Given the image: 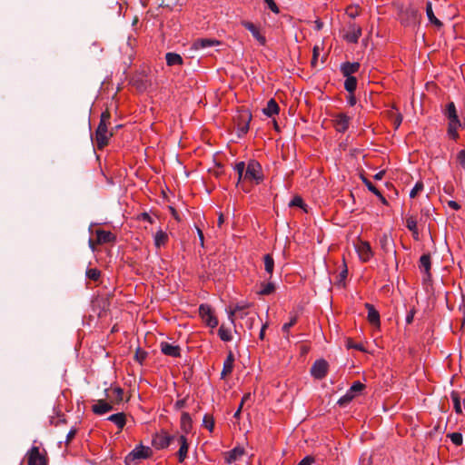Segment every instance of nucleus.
<instances>
[{"mask_svg": "<svg viewBox=\"0 0 465 465\" xmlns=\"http://www.w3.org/2000/svg\"><path fill=\"white\" fill-rule=\"evenodd\" d=\"M235 172L238 173L237 184L242 180L260 184L263 181L262 165L255 160H251L245 165L244 162H239L234 166Z\"/></svg>", "mask_w": 465, "mask_h": 465, "instance_id": "obj_1", "label": "nucleus"}, {"mask_svg": "<svg viewBox=\"0 0 465 465\" xmlns=\"http://www.w3.org/2000/svg\"><path fill=\"white\" fill-rule=\"evenodd\" d=\"M111 113L108 109L101 114L100 122L95 131L94 141L99 150L105 147L110 138L114 135V128L109 129L111 125Z\"/></svg>", "mask_w": 465, "mask_h": 465, "instance_id": "obj_2", "label": "nucleus"}, {"mask_svg": "<svg viewBox=\"0 0 465 465\" xmlns=\"http://www.w3.org/2000/svg\"><path fill=\"white\" fill-rule=\"evenodd\" d=\"M444 115L449 120L448 124V135L453 140H457L459 137L458 129L460 127V122L457 114L456 106L453 102L447 104L444 110Z\"/></svg>", "mask_w": 465, "mask_h": 465, "instance_id": "obj_3", "label": "nucleus"}, {"mask_svg": "<svg viewBox=\"0 0 465 465\" xmlns=\"http://www.w3.org/2000/svg\"><path fill=\"white\" fill-rule=\"evenodd\" d=\"M251 120L252 114L249 111L246 110L240 111L234 117V123L239 137H242L248 133Z\"/></svg>", "mask_w": 465, "mask_h": 465, "instance_id": "obj_4", "label": "nucleus"}, {"mask_svg": "<svg viewBox=\"0 0 465 465\" xmlns=\"http://www.w3.org/2000/svg\"><path fill=\"white\" fill-rule=\"evenodd\" d=\"M153 450L149 447L139 445L135 447L125 458V463L129 465L136 460H145L152 456Z\"/></svg>", "mask_w": 465, "mask_h": 465, "instance_id": "obj_5", "label": "nucleus"}, {"mask_svg": "<svg viewBox=\"0 0 465 465\" xmlns=\"http://www.w3.org/2000/svg\"><path fill=\"white\" fill-rule=\"evenodd\" d=\"M250 305L248 303H242V304H236L233 308H231L228 314H229V320L232 322V323H234V321L236 319L244 320L246 317H248L250 314L252 313L249 310Z\"/></svg>", "mask_w": 465, "mask_h": 465, "instance_id": "obj_6", "label": "nucleus"}, {"mask_svg": "<svg viewBox=\"0 0 465 465\" xmlns=\"http://www.w3.org/2000/svg\"><path fill=\"white\" fill-rule=\"evenodd\" d=\"M355 249L361 262H367L373 256V252L371 244L367 241L358 240L355 243Z\"/></svg>", "mask_w": 465, "mask_h": 465, "instance_id": "obj_7", "label": "nucleus"}, {"mask_svg": "<svg viewBox=\"0 0 465 465\" xmlns=\"http://www.w3.org/2000/svg\"><path fill=\"white\" fill-rule=\"evenodd\" d=\"M175 438V435H170L166 431L162 430L154 436L153 445L157 450H163L168 448Z\"/></svg>", "mask_w": 465, "mask_h": 465, "instance_id": "obj_8", "label": "nucleus"}, {"mask_svg": "<svg viewBox=\"0 0 465 465\" xmlns=\"http://www.w3.org/2000/svg\"><path fill=\"white\" fill-rule=\"evenodd\" d=\"M199 312L203 321L211 328H215L218 325V320L213 315V310L208 304H201Z\"/></svg>", "mask_w": 465, "mask_h": 465, "instance_id": "obj_9", "label": "nucleus"}, {"mask_svg": "<svg viewBox=\"0 0 465 465\" xmlns=\"http://www.w3.org/2000/svg\"><path fill=\"white\" fill-rule=\"evenodd\" d=\"M328 368L329 364L325 360H317L314 361L311 368V374L313 378L317 380H322L327 375Z\"/></svg>", "mask_w": 465, "mask_h": 465, "instance_id": "obj_10", "label": "nucleus"}, {"mask_svg": "<svg viewBox=\"0 0 465 465\" xmlns=\"http://www.w3.org/2000/svg\"><path fill=\"white\" fill-rule=\"evenodd\" d=\"M28 465H47L46 458L36 446H33L27 452Z\"/></svg>", "mask_w": 465, "mask_h": 465, "instance_id": "obj_11", "label": "nucleus"}, {"mask_svg": "<svg viewBox=\"0 0 465 465\" xmlns=\"http://www.w3.org/2000/svg\"><path fill=\"white\" fill-rule=\"evenodd\" d=\"M361 32L360 25L351 22L347 25V32L343 37L348 43L356 44L361 35Z\"/></svg>", "mask_w": 465, "mask_h": 465, "instance_id": "obj_12", "label": "nucleus"}, {"mask_svg": "<svg viewBox=\"0 0 465 465\" xmlns=\"http://www.w3.org/2000/svg\"><path fill=\"white\" fill-rule=\"evenodd\" d=\"M244 454V448L241 446H236L232 450L223 453L224 461L226 464H232L237 460H240Z\"/></svg>", "mask_w": 465, "mask_h": 465, "instance_id": "obj_13", "label": "nucleus"}, {"mask_svg": "<svg viewBox=\"0 0 465 465\" xmlns=\"http://www.w3.org/2000/svg\"><path fill=\"white\" fill-rule=\"evenodd\" d=\"M177 441L180 445V448L177 451V458L180 463L183 462L188 456L189 450V443L187 440V436L179 435L177 436Z\"/></svg>", "mask_w": 465, "mask_h": 465, "instance_id": "obj_14", "label": "nucleus"}, {"mask_svg": "<svg viewBox=\"0 0 465 465\" xmlns=\"http://www.w3.org/2000/svg\"><path fill=\"white\" fill-rule=\"evenodd\" d=\"M242 25L251 32L252 36L257 40V42L261 45H265V36L260 32V29L253 23L249 21H242Z\"/></svg>", "mask_w": 465, "mask_h": 465, "instance_id": "obj_15", "label": "nucleus"}, {"mask_svg": "<svg viewBox=\"0 0 465 465\" xmlns=\"http://www.w3.org/2000/svg\"><path fill=\"white\" fill-rule=\"evenodd\" d=\"M95 234L97 244L111 243L114 242L116 240L115 235L109 231L96 230Z\"/></svg>", "mask_w": 465, "mask_h": 465, "instance_id": "obj_16", "label": "nucleus"}, {"mask_svg": "<svg viewBox=\"0 0 465 465\" xmlns=\"http://www.w3.org/2000/svg\"><path fill=\"white\" fill-rule=\"evenodd\" d=\"M104 392L112 403H119L123 401L124 391L120 387L105 389Z\"/></svg>", "mask_w": 465, "mask_h": 465, "instance_id": "obj_17", "label": "nucleus"}, {"mask_svg": "<svg viewBox=\"0 0 465 465\" xmlns=\"http://www.w3.org/2000/svg\"><path fill=\"white\" fill-rule=\"evenodd\" d=\"M180 429L182 435L187 436L193 429V420L188 412L183 411L181 415Z\"/></svg>", "mask_w": 465, "mask_h": 465, "instance_id": "obj_18", "label": "nucleus"}, {"mask_svg": "<svg viewBox=\"0 0 465 465\" xmlns=\"http://www.w3.org/2000/svg\"><path fill=\"white\" fill-rule=\"evenodd\" d=\"M419 268L420 271L424 272L426 278L429 280L431 276L430 269H431V259L430 253H425L420 256L419 261Z\"/></svg>", "mask_w": 465, "mask_h": 465, "instance_id": "obj_19", "label": "nucleus"}, {"mask_svg": "<svg viewBox=\"0 0 465 465\" xmlns=\"http://www.w3.org/2000/svg\"><path fill=\"white\" fill-rule=\"evenodd\" d=\"M113 410V405L104 400H98L95 404L92 406V411L97 415H103Z\"/></svg>", "mask_w": 465, "mask_h": 465, "instance_id": "obj_20", "label": "nucleus"}, {"mask_svg": "<svg viewBox=\"0 0 465 465\" xmlns=\"http://www.w3.org/2000/svg\"><path fill=\"white\" fill-rule=\"evenodd\" d=\"M161 351L167 356L171 357H180L181 355V349L178 345H173L168 342H162L161 343Z\"/></svg>", "mask_w": 465, "mask_h": 465, "instance_id": "obj_21", "label": "nucleus"}, {"mask_svg": "<svg viewBox=\"0 0 465 465\" xmlns=\"http://www.w3.org/2000/svg\"><path fill=\"white\" fill-rule=\"evenodd\" d=\"M351 118L345 114H339L335 118V128L340 133L348 130Z\"/></svg>", "mask_w": 465, "mask_h": 465, "instance_id": "obj_22", "label": "nucleus"}, {"mask_svg": "<svg viewBox=\"0 0 465 465\" xmlns=\"http://www.w3.org/2000/svg\"><path fill=\"white\" fill-rule=\"evenodd\" d=\"M220 42L210 38H199L196 39L193 44V48L195 50L204 49L207 47L219 45Z\"/></svg>", "mask_w": 465, "mask_h": 465, "instance_id": "obj_23", "label": "nucleus"}, {"mask_svg": "<svg viewBox=\"0 0 465 465\" xmlns=\"http://www.w3.org/2000/svg\"><path fill=\"white\" fill-rule=\"evenodd\" d=\"M360 64L358 62L350 63L346 62L341 64V72L344 77L352 76V74H355L360 69Z\"/></svg>", "mask_w": 465, "mask_h": 465, "instance_id": "obj_24", "label": "nucleus"}, {"mask_svg": "<svg viewBox=\"0 0 465 465\" xmlns=\"http://www.w3.org/2000/svg\"><path fill=\"white\" fill-rule=\"evenodd\" d=\"M169 237L166 232L159 229L153 235V243L157 249L165 246L168 242Z\"/></svg>", "mask_w": 465, "mask_h": 465, "instance_id": "obj_25", "label": "nucleus"}, {"mask_svg": "<svg viewBox=\"0 0 465 465\" xmlns=\"http://www.w3.org/2000/svg\"><path fill=\"white\" fill-rule=\"evenodd\" d=\"M365 307L368 311V321L372 325H380V313L371 303H365Z\"/></svg>", "mask_w": 465, "mask_h": 465, "instance_id": "obj_26", "label": "nucleus"}, {"mask_svg": "<svg viewBox=\"0 0 465 465\" xmlns=\"http://www.w3.org/2000/svg\"><path fill=\"white\" fill-rule=\"evenodd\" d=\"M279 112H280V107H279L278 104L276 103V101L272 98L267 102L266 107H264L262 109V113L268 117H272L274 115H277L279 114Z\"/></svg>", "mask_w": 465, "mask_h": 465, "instance_id": "obj_27", "label": "nucleus"}, {"mask_svg": "<svg viewBox=\"0 0 465 465\" xmlns=\"http://www.w3.org/2000/svg\"><path fill=\"white\" fill-rule=\"evenodd\" d=\"M233 362H234L233 355L232 352H230L223 362V371L221 373V377L223 379L232 373V371L233 370Z\"/></svg>", "mask_w": 465, "mask_h": 465, "instance_id": "obj_28", "label": "nucleus"}, {"mask_svg": "<svg viewBox=\"0 0 465 465\" xmlns=\"http://www.w3.org/2000/svg\"><path fill=\"white\" fill-rule=\"evenodd\" d=\"M107 420L114 423L120 430H123L126 424V417L125 414L123 412L112 414L107 418Z\"/></svg>", "mask_w": 465, "mask_h": 465, "instance_id": "obj_29", "label": "nucleus"}, {"mask_svg": "<svg viewBox=\"0 0 465 465\" xmlns=\"http://www.w3.org/2000/svg\"><path fill=\"white\" fill-rule=\"evenodd\" d=\"M426 15H427V17L429 19V21L434 25L435 26L437 27H440L442 26V23L441 21H440L435 15H434V13H433V10H432V4L431 2H427L426 4Z\"/></svg>", "mask_w": 465, "mask_h": 465, "instance_id": "obj_30", "label": "nucleus"}, {"mask_svg": "<svg viewBox=\"0 0 465 465\" xmlns=\"http://www.w3.org/2000/svg\"><path fill=\"white\" fill-rule=\"evenodd\" d=\"M166 64L169 66L182 64H183V58L180 54L175 53H167L165 55Z\"/></svg>", "mask_w": 465, "mask_h": 465, "instance_id": "obj_31", "label": "nucleus"}, {"mask_svg": "<svg viewBox=\"0 0 465 465\" xmlns=\"http://www.w3.org/2000/svg\"><path fill=\"white\" fill-rule=\"evenodd\" d=\"M297 321H298L297 313H291L290 321L282 325V330L286 339H289L290 328L292 327L293 325H295Z\"/></svg>", "mask_w": 465, "mask_h": 465, "instance_id": "obj_32", "label": "nucleus"}, {"mask_svg": "<svg viewBox=\"0 0 465 465\" xmlns=\"http://www.w3.org/2000/svg\"><path fill=\"white\" fill-rule=\"evenodd\" d=\"M406 227L413 233L414 238L417 239L419 235L417 220L413 216H409L406 218L405 222Z\"/></svg>", "mask_w": 465, "mask_h": 465, "instance_id": "obj_33", "label": "nucleus"}, {"mask_svg": "<svg viewBox=\"0 0 465 465\" xmlns=\"http://www.w3.org/2000/svg\"><path fill=\"white\" fill-rule=\"evenodd\" d=\"M344 88L350 94H353L357 88V79L354 76H348L344 82Z\"/></svg>", "mask_w": 465, "mask_h": 465, "instance_id": "obj_34", "label": "nucleus"}, {"mask_svg": "<svg viewBox=\"0 0 465 465\" xmlns=\"http://www.w3.org/2000/svg\"><path fill=\"white\" fill-rule=\"evenodd\" d=\"M218 335L220 339L223 341H231L232 339V332L229 329L225 328L222 325L218 330Z\"/></svg>", "mask_w": 465, "mask_h": 465, "instance_id": "obj_35", "label": "nucleus"}, {"mask_svg": "<svg viewBox=\"0 0 465 465\" xmlns=\"http://www.w3.org/2000/svg\"><path fill=\"white\" fill-rule=\"evenodd\" d=\"M264 260V269L266 272H268L270 275L273 272L274 268V260L271 254H266L263 258Z\"/></svg>", "mask_w": 465, "mask_h": 465, "instance_id": "obj_36", "label": "nucleus"}, {"mask_svg": "<svg viewBox=\"0 0 465 465\" xmlns=\"http://www.w3.org/2000/svg\"><path fill=\"white\" fill-rule=\"evenodd\" d=\"M450 397L453 402V408L455 412L460 414L462 412V410L459 393L457 391H452Z\"/></svg>", "mask_w": 465, "mask_h": 465, "instance_id": "obj_37", "label": "nucleus"}, {"mask_svg": "<svg viewBox=\"0 0 465 465\" xmlns=\"http://www.w3.org/2000/svg\"><path fill=\"white\" fill-rule=\"evenodd\" d=\"M203 425L210 431L213 432L214 429V420L212 415L205 414L203 419Z\"/></svg>", "mask_w": 465, "mask_h": 465, "instance_id": "obj_38", "label": "nucleus"}, {"mask_svg": "<svg viewBox=\"0 0 465 465\" xmlns=\"http://www.w3.org/2000/svg\"><path fill=\"white\" fill-rule=\"evenodd\" d=\"M364 388H365L364 384L361 383V381H357L351 384V386L348 390V391L355 397L358 393L362 391Z\"/></svg>", "mask_w": 465, "mask_h": 465, "instance_id": "obj_39", "label": "nucleus"}, {"mask_svg": "<svg viewBox=\"0 0 465 465\" xmlns=\"http://www.w3.org/2000/svg\"><path fill=\"white\" fill-rule=\"evenodd\" d=\"M274 289L275 286L272 282L262 283L258 293L261 295H269L274 292Z\"/></svg>", "mask_w": 465, "mask_h": 465, "instance_id": "obj_40", "label": "nucleus"}, {"mask_svg": "<svg viewBox=\"0 0 465 465\" xmlns=\"http://www.w3.org/2000/svg\"><path fill=\"white\" fill-rule=\"evenodd\" d=\"M257 320H259V316L256 312H252L243 320L242 324L245 325L248 329H252Z\"/></svg>", "mask_w": 465, "mask_h": 465, "instance_id": "obj_41", "label": "nucleus"}, {"mask_svg": "<svg viewBox=\"0 0 465 465\" xmlns=\"http://www.w3.org/2000/svg\"><path fill=\"white\" fill-rule=\"evenodd\" d=\"M448 437L450 439L451 442L456 446L462 445L463 442V437L462 434L460 432H452L448 434Z\"/></svg>", "mask_w": 465, "mask_h": 465, "instance_id": "obj_42", "label": "nucleus"}, {"mask_svg": "<svg viewBox=\"0 0 465 465\" xmlns=\"http://www.w3.org/2000/svg\"><path fill=\"white\" fill-rule=\"evenodd\" d=\"M86 277L92 281H98L101 276V272L96 268H90L86 271Z\"/></svg>", "mask_w": 465, "mask_h": 465, "instance_id": "obj_43", "label": "nucleus"}, {"mask_svg": "<svg viewBox=\"0 0 465 465\" xmlns=\"http://www.w3.org/2000/svg\"><path fill=\"white\" fill-rule=\"evenodd\" d=\"M148 353L145 351L138 348L135 351L134 359L137 362L142 364L147 358Z\"/></svg>", "mask_w": 465, "mask_h": 465, "instance_id": "obj_44", "label": "nucleus"}, {"mask_svg": "<svg viewBox=\"0 0 465 465\" xmlns=\"http://www.w3.org/2000/svg\"><path fill=\"white\" fill-rule=\"evenodd\" d=\"M346 14L351 18H355L360 15V7L358 5H350L346 8Z\"/></svg>", "mask_w": 465, "mask_h": 465, "instance_id": "obj_45", "label": "nucleus"}, {"mask_svg": "<svg viewBox=\"0 0 465 465\" xmlns=\"http://www.w3.org/2000/svg\"><path fill=\"white\" fill-rule=\"evenodd\" d=\"M354 396L351 394L348 391L340 400L338 401V404L341 406L346 405L353 400Z\"/></svg>", "mask_w": 465, "mask_h": 465, "instance_id": "obj_46", "label": "nucleus"}, {"mask_svg": "<svg viewBox=\"0 0 465 465\" xmlns=\"http://www.w3.org/2000/svg\"><path fill=\"white\" fill-rule=\"evenodd\" d=\"M423 190V183L421 182H417L414 187L410 192V197L415 198L416 195Z\"/></svg>", "mask_w": 465, "mask_h": 465, "instance_id": "obj_47", "label": "nucleus"}, {"mask_svg": "<svg viewBox=\"0 0 465 465\" xmlns=\"http://www.w3.org/2000/svg\"><path fill=\"white\" fill-rule=\"evenodd\" d=\"M289 205L291 207H300V208H303L304 206V203H303V200L302 197L300 196H294L292 198V200L290 202Z\"/></svg>", "mask_w": 465, "mask_h": 465, "instance_id": "obj_48", "label": "nucleus"}, {"mask_svg": "<svg viewBox=\"0 0 465 465\" xmlns=\"http://www.w3.org/2000/svg\"><path fill=\"white\" fill-rule=\"evenodd\" d=\"M363 183H365V185L367 186L369 191H371V193H373L377 196H381V192L375 187V185L372 184L371 182H370L366 178H363Z\"/></svg>", "mask_w": 465, "mask_h": 465, "instance_id": "obj_49", "label": "nucleus"}, {"mask_svg": "<svg viewBox=\"0 0 465 465\" xmlns=\"http://www.w3.org/2000/svg\"><path fill=\"white\" fill-rule=\"evenodd\" d=\"M347 348L355 349L360 351H364V347L361 343H354L351 339L347 340Z\"/></svg>", "mask_w": 465, "mask_h": 465, "instance_id": "obj_50", "label": "nucleus"}, {"mask_svg": "<svg viewBox=\"0 0 465 465\" xmlns=\"http://www.w3.org/2000/svg\"><path fill=\"white\" fill-rule=\"evenodd\" d=\"M137 219L139 221H143V222H147L149 223H154V220L153 218L147 213H140L138 216H137Z\"/></svg>", "mask_w": 465, "mask_h": 465, "instance_id": "obj_51", "label": "nucleus"}, {"mask_svg": "<svg viewBox=\"0 0 465 465\" xmlns=\"http://www.w3.org/2000/svg\"><path fill=\"white\" fill-rule=\"evenodd\" d=\"M457 162L465 169V150H460L457 154Z\"/></svg>", "mask_w": 465, "mask_h": 465, "instance_id": "obj_52", "label": "nucleus"}, {"mask_svg": "<svg viewBox=\"0 0 465 465\" xmlns=\"http://www.w3.org/2000/svg\"><path fill=\"white\" fill-rule=\"evenodd\" d=\"M267 5H268V8L273 12L274 14H279L280 10L276 5V3L273 1V0H263Z\"/></svg>", "mask_w": 465, "mask_h": 465, "instance_id": "obj_53", "label": "nucleus"}, {"mask_svg": "<svg viewBox=\"0 0 465 465\" xmlns=\"http://www.w3.org/2000/svg\"><path fill=\"white\" fill-rule=\"evenodd\" d=\"M77 433V429L72 428L66 435L65 444L68 445Z\"/></svg>", "mask_w": 465, "mask_h": 465, "instance_id": "obj_54", "label": "nucleus"}, {"mask_svg": "<svg viewBox=\"0 0 465 465\" xmlns=\"http://www.w3.org/2000/svg\"><path fill=\"white\" fill-rule=\"evenodd\" d=\"M186 401H187V398H183V399L176 401V402L174 403V406H173L174 410L180 411L183 408H184L186 406Z\"/></svg>", "mask_w": 465, "mask_h": 465, "instance_id": "obj_55", "label": "nucleus"}, {"mask_svg": "<svg viewBox=\"0 0 465 465\" xmlns=\"http://www.w3.org/2000/svg\"><path fill=\"white\" fill-rule=\"evenodd\" d=\"M320 53H319V47L318 46H314L313 47V51H312V65L313 67L316 66L317 64V60H318V56H319Z\"/></svg>", "mask_w": 465, "mask_h": 465, "instance_id": "obj_56", "label": "nucleus"}, {"mask_svg": "<svg viewBox=\"0 0 465 465\" xmlns=\"http://www.w3.org/2000/svg\"><path fill=\"white\" fill-rule=\"evenodd\" d=\"M314 462V458L312 456L304 457L297 465H311Z\"/></svg>", "mask_w": 465, "mask_h": 465, "instance_id": "obj_57", "label": "nucleus"}, {"mask_svg": "<svg viewBox=\"0 0 465 465\" xmlns=\"http://www.w3.org/2000/svg\"><path fill=\"white\" fill-rule=\"evenodd\" d=\"M380 243H381V248L385 251V252H388V244H389V238L387 237V235H383L382 237L380 238Z\"/></svg>", "mask_w": 465, "mask_h": 465, "instance_id": "obj_58", "label": "nucleus"}, {"mask_svg": "<svg viewBox=\"0 0 465 465\" xmlns=\"http://www.w3.org/2000/svg\"><path fill=\"white\" fill-rule=\"evenodd\" d=\"M448 205H449L450 208H451V209H453L455 211H458V210L460 209V205L457 202H455V201H449L448 202Z\"/></svg>", "mask_w": 465, "mask_h": 465, "instance_id": "obj_59", "label": "nucleus"}, {"mask_svg": "<svg viewBox=\"0 0 465 465\" xmlns=\"http://www.w3.org/2000/svg\"><path fill=\"white\" fill-rule=\"evenodd\" d=\"M267 326H268L267 323H264V324H262V326L261 328L260 334H259V338L261 340L264 339L265 330H266Z\"/></svg>", "mask_w": 465, "mask_h": 465, "instance_id": "obj_60", "label": "nucleus"}, {"mask_svg": "<svg viewBox=\"0 0 465 465\" xmlns=\"http://www.w3.org/2000/svg\"><path fill=\"white\" fill-rule=\"evenodd\" d=\"M197 233H198V236H199V240H200L201 245L203 246L204 236H203V231L200 228H197Z\"/></svg>", "mask_w": 465, "mask_h": 465, "instance_id": "obj_61", "label": "nucleus"}, {"mask_svg": "<svg viewBox=\"0 0 465 465\" xmlns=\"http://www.w3.org/2000/svg\"><path fill=\"white\" fill-rule=\"evenodd\" d=\"M348 104H349L351 106H353V105L356 104V98H355V96L353 95V94H351V95L349 96V98H348Z\"/></svg>", "mask_w": 465, "mask_h": 465, "instance_id": "obj_62", "label": "nucleus"}, {"mask_svg": "<svg viewBox=\"0 0 465 465\" xmlns=\"http://www.w3.org/2000/svg\"><path fill=\"white\" fill-rule=\"evenodd\" d=\"M401 122H402V116H401V114H398V115L396 116L395 121H394V124H395V125H396V128H398V127L400 126V124H401Z\"/></svg>", "mask_w": 465, "mask_h": 465, "instance_id": "obj_63", "label": "nucleus"}, {"mask_svg": "<svg viewBox=\"0 0 465 465\" xmlns=\"http://www.w3.org/2000/svg\"><path fill=\"white\" fill-rule=\"evenodd\" d=\"M88 244H89V247L91 248V250L93 252H94L95 251V245L97 244L96 241L94 242L93 239L90 238L89 241H88Z\"/></svg>", "mask_w": 465, "mask_h": 465, "instance_id": "obj_64", "label": "nucleus"}]
</instances>
